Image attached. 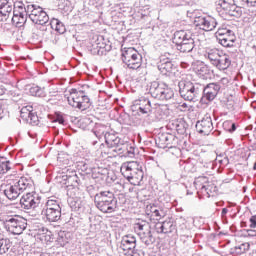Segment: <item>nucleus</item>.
<instances>
[{"mask_svg": "<svg viewBox=\"0 0 256 256\" xmlns=\"http://www.w3.org/2000/svg\"><path fill=\"white\" fill-rule=\"evenodd\" d=\"M129 256H145V252H143V251H132V252H130L129 254H128Z\"/></svg>", "mask_w": 256, "mask_h": 256, "instance_id": "obj_58", "label": "nucleus"}, {"mask_svg": "<svg viewBox=\"0 0 256 256\" xmlns=\"http://www.w3.org/2000/svg\"><path fill=\"white\" fill-rule=\"evenodd\" d=\"M167 207L160 201H156L154 203L148 204L146 206V215L149 217H153L156 221H161L164 217L167 216Z\"/></svg>", "mask_w": 256, "mask_h": 256, "instance_id": "obj_16", "label": "nucleus"}, {"mask_svg": "<svg viewBox=\"0 0 256 256\" xmlns=\"http://www.w3.org/2000/svg\"><path fill=\"white\" fill-rule=\"evenodd\" d=\"M95 41L92 43L93 49H95L99 55L101 52V49H105L107 47V44H105L103 36H95Z\"/></svg>", "mask_w": 256, "mask_h": 256, "instance_id": "obj_39", "label": "nucleus"}, {"mask_svg": "<svg viewBox=\"0 0 256 256\" xmlns=\"http://www.w3.org/2000/svg\"><path fill=\"white\" fill-rule=\"evenodd\" d=\"M2 221L6 231L12 233V235H21L27 229V219L21 216H8Z\"/></svg>", "mask_w": 256, "mask_h": 256, "instance_id": "obj_12", "label": "nucleus"}, {"mask_svg": "<svg viewBox=\"0 0 256 256\" xmlns=\"http://www.w3.org/2000/svg\"><path fill=\"white\" fill-rule=\"evenodd\" d=\"M222 53L223 51L217 48H206V50L204 51V57L209 60V63L214 65Z\"/></svg>", "mask_w": 256, "mask_h": 256, "instance_id": "obj_28", "label": "nucleus"}, {"mask_svg": "<svg viewBox=\"0 0 256 256\" xmlns=\"http://www.w3.org/2000/svg\"><path fill=\"white\" fill-rule=\"evenodd\" d=\"M141 21H145L146 23H151V16L147 14H141Z\"/></svg>", "mask_w": 256, "mask_h": 256, "instance_id": "obj_59", "label": "nucleus"}, {"mask_svg": "<svg viewBox=\"0 0 256 256\" xmlns=\"http://www.w3.org/2000/svg\"><path fill=\"white\" fill-rule=\"evenodd\" d=\"M33 111H34L33 106L31 105L23 106L20 110L21 119H23L24 121H29V116L32 114Z\"/></svg>", "mask_w": 256, "mask_h": 256, "instance_id": "obj_41", "label": "nucleus"}, {"mask_svg": "<svg viewBox=\"0 0 256 256\" xmlns=\"http://www.w3.org/2000/svg\"><path fill=\"white\" fill-rule=\"evenodd\" d=\"M92 173L95 175V173L98 175V176H95V177H103L105 175H109V170L107 168H94L92 170Z\"/></svg>", "mask_w": 256, "mask_h": 256, "instance_id": "obj_49", "label": "nucleus"}, {"mask_svg": "<svg viewBox=\"0 0 256 256\" xmlns=\"http://www.w3.org/2000/svg\"><path fill=\"white\" fill-rule=\"evenodd\" d=\"M47 221L57 223L61 219V202L55 199H49L46 202V209L43 211Z\"/></svg>", "mask_w": 256, "mask_h": 256, "instance_id": "obj_14", "label": "nucleus"}, {"mask_svg": "<svg viewBox=\"0 0 256 256\" xmlns=\"http://www.w3.org/2000/svg\"><path fill=\"white\" fill-rule=\"evenodd\" d=\"M161 107L163 106L159 104L151 105V100L148 97L140 96L132 102L131 111L139 116L145 115L149 117L153 111H161Z\"/></svg>", "mask_w": 256, "mask_h": 256, "instance_id": "obj_8", "label": "nucleus"}, {"mask_svg": "<svg viewBox=\"0 0 256 256\" xmlns=\"http://www.w3.org/2000/svg\"><path fill=\"white\" fill-rule=\"evenodd\" d=\"M158 70L162 75H169L175 71V64L171 58L167 56H160V61L157 63Z\"/></svg>", "mask_w": 256, "mask_h": 256, "instance_id": "obj_22", "label": "nucleus"}, {"mask_svg": "<svg viewBox=\"0 0 256 256\" xmlns=\"http://www.w3.org/2000/svg\"><path fill=\"white\" fill-rule=\"evenodd\" d=\"M138 237H140V240L142 241V243H144V245H146V247H149V245H153V243H155V237H153L151 230L140 233Z\"/></svg>", "mask_w": 256, "mask_h": 256, "instance_id": "obj_35", "label": "nucleus"}, {"mask_svg": "<svg viewBox=\"0 0 256 256\" xmlns=\"http://www.w3.org/2000/svg\"><path fill=\"white\" fill-rule=\"evenodd\" d=\"M180 111H189V105L187 103H182L180 105Z\"/></svg>", "mask_w": 256, "mask_h": 256, "instance_id": "obj_60", "label": "nucleus"}, {"mask_svg": "<svg viewBox=\"0 0 256 256\" xmlns=\"http://www.w3.org/2000/svg\"><path fill=\"white\" fill-rule=\"evenodd\" d=\"M198 14H199V11L197 10H194L193 12L191 11L187 12V17L194 19V25L198 29H201L202 31H214L219 25V22L213 16H208L205 14L198 15Z\"/></svg>", "mask_w": 256, "mask_h": 256, "instance_id": "obj_9", "label": "nucleus"}, {"mask_svg": "<svg viewBox=\"0 0 256 256\" xmlns=\"http://www.w3.org/2000/svg\"><path fill=\"white\" fill-rule=\"evenodd\" d=\"M121 174L131 185H141L143 181V167L137 161L124 162L120 168Z\"/></svg>", "mask_w": 256, "mask_h": 256, "instance_id": "obj_6", "label": "nucleus"}, {"mask_svg": "<svg viewBox=\"0 0 256 256\" xmlns=\"http://www.w3.org/2000/svg\"><path fill=\"white\" fill-rule=\"evenodd\" d=\"M105 133H108L107 126L103 124H97L95 128L92 130V137H95L96 139L92 140L91 144L95 147V145H97L99 141L103 139V137L105 138Z\"/></svg>", "mask_w": 256, "mask_h": 256, "instance_id": "obj_27", "label": "nucleus"}, {"mask_svg": "<svg viewBox=\"0 0 256 256\" xmlns=\"http://www.w3.org/2000/svg\"><path fill=\"white\" fill-rule=\"evenodd\" d=\"M242 5H246L247 7H255L256 0H241Z\"/></svg>", "mask_w": 256, "mask_h": 256, "instance_id": "obj_52", "label": "nucleus"}, {"mask_svg": "<svg viewBox=\"0 0 256 256\" xmlns=\"http://www.w3.org/2000/svg\"><path fill=\"white\" fill-rule=\"evenodd\" d=\"M122 61L128 69H139L143 65V56L135 48H124L122 52Z\"/></svg>", "mask_w": 256, "mask_h": 256, "instance_id": "obj_13", "label": "nucleus"}, {"mask_svg": "<svg viewBox=\"0 0 256 256\" xmlns=\"http://www.w3.org/2000/svg\"><path fill=\"white\" fill-rule=\"evenodd\" d=\"M155 230L157 233H175L177 231V225L173 219L165 220L164 222H158L155 225Z\"/></svg>", "mask_w": 256, "mask_h": 256, "instance_id": "obj_23", "label": "nucleus"}, {"mask_svg": "<svg viewBox=\"0 0 256 256\" xmlns=\"http://www.w3.org/2000/svg\"><path fill=\"white\" fill-rule=\"evenodd\" d=\"M74 209H81V202L74 201Z\"/></svg>", "mask_w": 256, "mask_h": 256, "instance_id": "obj_63", "label": "nucleus"}, {"mask_svg": "<svg viewBox=\"0 0 256 256\" xmlns=\"http://www.w3.org/2000/svg\"><path fill=\"white\" fill-rule=\"evenodd\" d=\"M41 203V197L36 192H28L20 199V205L23 209H36Z\"/></svg>", "mask_w": 256, "mask_h": 256, "instance_id": "obj_19", "label": "nucleus"}, {"mask_svg": "<svg viewBox=\"0 0 256 256\" xmlns=\"http://www.w3.org/2000/svg\"><path fill=\"white\" fill-rule=\"evenodd\" d=\"M249 247H251L249 243H242L233 248V253H236V255H243V253H247Z\"/></svg>", "mask_w": 256, "mask_h": 256, "instance_id": "obj_44", "label": "nucleus"}, {"mask_svg": "<svg viewBox=\"0 0 256 256\" xmlns=\"http://www.w3.org/2000/svg\"><path fill=\"white\" fill-rule=\"evenodd\" d=\"M30 95L32 97H46L47 92H45V88H42L41 86L33 85L29 89Z\"/></svg>", "mask_w": 256, "mask_h": 256, "instance_id": "obj_38", "label": "nucleus"}, {"mask_svg": "<svg viewBox=\"0 0 256 256\" xmlns=\"http://www.w3.org/2000/svg\"><path fill=\"white\" fill-rule=\"evenodd\" d=\"M135 233L138 235V237L141 235V233H145L147 231L151 230V226L149 223L145 221H141L135 224L134 226Z\"/></svg>", "mask_w": 256, "mask_h": 256, "instance_id": "obj_37", "label": "nucleus"}, {"mask_svg": "<svg viewBox=\"0 0 256 256\" xmlns=\"http://www.w3.org/2000/svg\"><path fill=\"white\" fill-rule=\"evenodd\" d=\"M94 203L102 213H115L117 211V198L111 190L100 191L94 196Z\"/></svg>", "mask_w": 256, "mask_h": 256, "instance_id": "obj_4", "label": "nucleus"}, {"mask_svg": "<svg viewBox=\"0 0 256 256\" xmlns=\"http://www.w3.org/2000/svg\"><path fill=\"white\" fill-rule=\"evenodd\" d=\"M54 123H59V125H65V118L62 115H57L54 119Z\"/></svg>", "mask_w": 256, "mask_h": 256, "instance_id": "obj_53", "label": "nucleus"}, {"mask_svg": "<svg viewBox=\"0 0 256 256\" xmlns=\"http://www.w3.org/2000/svg\"><path fill=\"white\" fill-rule=\"evenodd\" d=\"M104 140L107 147L114 149V151H123V147H125V141L115 133L106 132Z\"/></svg>", "mask_w": 256, "mask_h": 256, "instance_id": "obj_20", "label": "nucleus"}, {"mask_svg": "<svg viewBox=\"0 0 256 256\" xmlns=\"http://www.w3.org/2000/svg\"><path fill=\"white\" fill-rule=\"evenodd\" d=\"M89 4L97 7V5H101V0H89Z\"/></svg>", "mask_w": 256, "mask_h": 256, "instance_id": "obj_61", "label": "nucleus"}, {"mask_svg": "<svg viewBox=\"0 0 256 256\" xmlns=\"http://www.w3.org/2000/svg\"><path fill=\"white\" fill-rule=\"evenodd\" d=\"M27 123H30L31 125H39V116H37V112H33L29 115L28 120H26Z\"/></svg>", "mask_w": 256, "mask_h": 256, "instance_id": "obj_48", "label": "nucleus"}, {"mask_svg": "<svg viewBox=\"0 0 256 256\" xmlns=\"http://www.w3.org/2000/svg\"><path fill=\"white\" fill-rule=\"evenodd\" d=\"M196 73L200 79L207 80L211 79L213 71H211V68H209L208 65L202 64L197 67Z\"/></svg>", "mask_w": 256, "mask_h": 256, "instance_id": "obj_32", "label": "nucleus"}, {"mask_svg": "<svg viewBox=\"0 0 256 256\" xmlns=\"http://www.w3.org/2000/svg\"><path fill=\"white\" fill-rule=\"evenodd\" d=\"M227 83H229V79L221 78L219 82L209 83L206 86L202 84L203 99L206 101L215 100V97H217L219 91H221V85H227Z\"/></svg>", "mask_w": 256, "mask_h": 256, "instance_id": "obj_15", "label": "nucleus"}, {"mask_svg": "<svg viewBox=\"0 0 256 256\" xmlns=\"http://www.w3.org/2000/svg\"><path fill=\"white\" fill-rule=\"evenodd\" d=\"M24 8V21L20 22V25H25L27 23V18L35 23L36 25H47L49 23V15L43 8L37 4H25Z\"/></svg>", "mask_w": 256, "mask_h": 256, "instance_id": "obj_5", "label": "nucleus"}, {"mask_svg": "<svg viewBox=\"0 0 256 256\" xmlns=\"http://www.w3.org/2000/svg\"><path fill=\"white\" fill-rule=\"evenodd\" d=\"M235 41H237L236 36H230L229 38H218V43L222 47H234Z\"/></svg>", "mask_w": 256, "mask_h": 256, "instance_id": "obj_40", "label": "nucleus"}, {"mask_svg": "<svg viewBox=\"0 0 256 256\" xmlns=\"http://www.w3.org/2000/svg\"><path fill=\"white\" fill-rule=\"evenodd\" d=\"M179 94L185 101H197L203 95V84L191 82L188 78L183 77L179 83Z\"/></svg>", "mask_w": 256, "mask_h": 256, "instance_id": "obj_3", "label": "nucleus"}, {"mask_svg": "<svg viewBox=\"0 0 256 256\" xmlns=\"http://www.w3.org/2000/svg\"><path fill=\"white\" fill-rule=\"evenodd\" d=\"M213 129V114L211 113H206L201 120L196 122V131L200 135H209Z\"/></svg>", "mask_w": 256, "mask_h": 256, "instance_id": "obj_18", "label": "nucleus"}, {"mask_svg": "<svg viewBox=\"0 0 256 256\" xmlns=\"http://www.w3.org/2000/svg\"><path fill=\"white\" fill-rule=\"evenodd\" d=\"M215 162L209 161V162H204L202 166V171L206 173V175H213V171L215 170Z\"/></svg>", "mask_w": 256, "mask_h": 256, "instance_id": "obj_43", "label": "nucleus"}, {"mask_svg": "<svg viewBox=\"0 0 256 256\" xmlns=\"http://www.w3.org/2000/svg\"><path fill=\"white\" fill-rule=\"evenodd\" d=\"M135 247H137V238H135V236L131 234L123 236L120 249L124 251V255L133 253L135 251Z\"/></svg>", "mask_w": 256, "mask_h": 256, "instance_id": "obj_21", "label": "nucleus"}, {"mask_svg": "<svg viewBox=\"0 0 256 256\" xmlns=\"http://www.w3.org/2000/svg\"><path fill=\"white\" fill-rule=\"evenodd\" d=\"M245 237H256V230H253V229L246 230Z\"/></svg>", "mask_w": 256, "mask_h": 256, "instance_id": "obj_56", "label": "nucleus"}, {"mask_svg": "<svg viewBox=\"0 0 256 256\" xmlns=\"http://www.w3.org/2000/svg\"><path fill=\"white\" fill-rule=\"evenodd\" d=\"M58 9L63 15H69L73 11V5L69 0H58Z\"/></svg>", "mask_w": 256, "mask_h": 256, "instance_id": "obj_34", "label": "nucleus"}, {"mask_svg": "<svg viewBox=\"0 0 256 256\" xmlns=\"http://www.w3.org/2000/svg\"><path fill=\"white\" fill-rule=\"evenodd\" d=\"M33 185L34 183L31 177L22 176L13 179L10 183L5 185L4 195L10 201H15L24 191H31Z\"/></svg>", "mask_w": 256, "mask_h": 256, "instance_id": "obj_2", "label": "nucleus"}, {"mask_svg": "<svg viewBox=\"0 0 256 256\" xmlns=\"http://www.w3.org/2000/svg\"><path fill=\"white\" fill-rule=\"evenodd\" d=\"M11 18L12 23L21 25L25 21L23 2L13 3L9 0H0V23H6Z\"/></svg>", "mask_w": 256, "mask_h": 256, "instance_id": "obj_1", "label": "nucleus"}, {"mask_svg": "<svg viewBox=\"0 0 256 256\" xmlns=\"http://www.w3.org/2000/svg\"><path fill=\"white\" fill-rule=\"evenodd\" d=\"M68 181H73V183H75L76 185H79L81 183V180H79V177L77 176V174L70 176L68 178Z\"/></svg>", "mask_w": 256, "mask_h": 256, "instance_id": "obj_54", "label": "nucleus"}, {"mask_svg": "<svg viewBox=\"0 0 256 256\" xmlns=\"http://www.w3.org/2000/svg\"><path fill=\"white\" fill-rule=\"evenodd\" d=\"M65 97L70 107L79 109L80 111H87V109H91L93 105L91 98H89L83 90L72 88L69 90V94H66Z\"/></svg>", "mask_w": 256, "mask_h": 256, "instance_id": "obj_7", "label": "nucleus"}, {"mask_svg": "<svg viewBox=\"0 0 256 256\" xmlns=\"http://www.w3.org/2000/svg\"><path fill=\"white\" fill-rule=\"evenodd\" d=\"M209 183V178L207 176H199L194 181V186L198 190V197H201V192L205 189V186Z\"/></svg>", "mask_w": 256, "mask_h": 256, "instance_id": "obj_33", "label": "nucleus"}, {"mask_svg": "<svg viewBox=\"0 0 256 256\" xmlns=\"http://www.w3.org/2000/svg\"><path fill=\"white\" fill-rule=\"evenodd\" d=\"M155 143L159 149H173V147H177L179 138L173 134L160 133L156 137Z\"/></svg>", "mask_w": 256, "mask_h": 256, "instance_id": "obj_17", "label": "nucleus"}, {"mask_svg": "<svg viewBox=\"0 0 256 256\" xmlns=\"http://www.w3.org/2000/svg\"><path fill=\"white\" fill-rule=\"evenodd\" d=\"M250 229H256V215H253L249 219Z\"/></svg>", "mask_w": 256, "mask_h": 256, "instance_id": "obj_55", "label": "nucleus"}, {"mask_svg": "<svg viewBox=\"0 0 256 256\" xmlns=\"http://www.w3.org/2000/svg\"><path fill=\"white\" fill-rule=\"evenodd\" d=\"M78 167L80 171H82L83 173H86V174L91 173V166H89L87 162H79Z\"/></svg>", "mask_w": 256, "mask_h": 256, "instance_id": "obj_50", "label": "nucleus"}, {"mask_svg": "<svg viewBox=\"0 0 256 256\" xmlns=\"http://www.w3.org/2000/svg\"><path fill=\"white\" fill-rule=\"evenodd\" d=\"M57 243L60 247H65L67 243H69V239L67 238V234L65 232L58 233Z\"/></svg>", "mask_w": 256, "mask_h": 256, "instance_id": "obj_45", "label": "nucleus"}, {"mask_svg": "<svg viewBox=\"0 0 256 256\" xmlns=\"http://www.w3.org/2000/svg\"><path fill=\"white\" fill-rule=\"evenodd\" d=\"M49 25L53 31H56V33H58V35H63V33L67 31L65 24L57 18H52Z\"/></svg>", "mask_w": 256, "mask_h": 256, "instance_id": "obj_30", "label": "nucleus"}, {"mask_svg": "<svg viewBox=\"0 0 256 256\" xmlns=\"http://www.w3.org/2000/svg\"><path fill=\"white\" fill-rule=\"evenodd\" d=\"M213 67H216L219 71H226L228 67H231V56L222 52L214 62Z\"/></svg>", "mask_w": 256, "mask_h": 256, "instance_id": "obj_24", "label": "nucleus"}, {"mask_svg": "<svg viewBox=\"0 0 256 256\" xmlns=\"http://www.w3.org/2000/svg\"><path fill=\"white\" fill-rule=\"evenodd\" d=\"M149 93L154 99L158 101H169L175 96L173 89L165 82L153 81L149 86Z\"/></svg>", "mask_w": 256, "mask_h": 256, "instance_id": "obj_11", "label": "nucleus"}, {"mask_svg": "<svg viewBox=\"0 0 256 256\" xmlns=\"http://www.w3.org/2000/svg\"><path fill=\"white\" fill-rule=\"evenodd\" d=\"M216 9L222 19H229V17H241L243 10L236 6L235 0H217Z\"/></svg>", "mask_w": 256, "mask_h": 256, "instance_id": "obj_10", "label": "nucleus"}, {"mask_svg": "<svg viewBox=\"0 0 256 256\" xmlns=\"http://www.w3.org/2000/svg\"><path fill=\"white\" fill-rule=\"evenodd\" d=\"M227 213H229V209L223 208V209H222V212H221V218H222V220L227 221Z\"/></svg>", "mask_w": 256, "mask_h": 256, "instance_id": "obj_57", "label": "nucleus"}, {"mask_svg": "<svg viewBox=\"0 0 256 256\" xmlns=\"http://www.w3.org/2000/svg\"><path fill=\"white\" fill-rule=\"evenodd\" d=\"M227 125H230V128H228L229 133H233V132L237 131V125H235V123H233L231 121H225L223 123V127L227 128Z\"/></svg>", "mask_w": 256, "mask_h": 256, "instance_id": "obj_51", "label": "nucleus"}, {"mask_svg": "<svg viewBox=\"0 0 256 256\" xmlns=\"http://www.w3.org/2000/svg\"><path fill=\"white\" fill-rule=\"evenodd\" d=\"M217 190V186H215L213 182L209 181L198 197L199 199H203L204 197L209 199V197H213V193H217Z\"/></svg>", "mask_w": 256, "mask_h": 256, "instance_id": "obj_31", "label": "nucleus"}, {"mask_svg": "<svg viewBox=\"0 0 256 256\" xmlns=\"http://www.w3.org/2000/svg\"><path fill=\"white\" fill-rule=\"evenodd\" d=\"M171 5L173 7H183L185 5H193L190 0H171Z\"/></svg>", "mask_w": 256, "mask_h": 256, "instance_id": "obj_47", "label": "nucleus"}, {"mask_svg": "<svg viewBox=\"0 0 256 256\" xmlns=\"http://www.w3.org/2000/svg\"><path fill=\"white\" fill-rule=\"evenodd\" d=\"M47 235H45V236H42V237H44V240H46V241H51V231H47Z\"/></svg>", "mask_w": 256, "mask_h": 256, "instance_id": "obj_62", "label": "nucleus"}, {"mask_svg": "<svg viewBox=\"0 0 256 256\" xmlns=\"http://www.w3.org/2000/svg\"><path fill=\"white\" fill-rule=\"evenodd\" d=\"M235 37V32L231 30V25L227 23L221 24V26L218 27V30L216 32V39L219 41V39H229V37Z\"/></svg>", "mask_w": 256, "mask_h": 256, "instance_id": "obj_25", "label": "nucleus"}, {"mask_svg": "<svg viewBox=\"0 0 256 256\" xmlns=\"http://www.w3.org/2000/svg\"><path fill=\"white\" fill-rule=\"evenodd\" d=\"M8 171H11V162L5 158H0V174L5 175Z\"/></svg>", "mask_w": 256, "mask_h": 256, "instance_id": "obj_42", "label": "nucleus"}, {"mask_svg": "<svg viewBox=\"0 0 256 256\" xmlns=\"http://www.w3.org/2000/svg\"><path fill=\"white\" fill-rule=\"evenodd\" d=\"M176 131L179 135H185L187 133V123L180 121L176 124Z\"/></svg>", "mask_w": 256, "mask_h": 256, "instance_id": "obj_46", "label": "nucleus"}, {"mask_svg": "<svg viewBox=\"0 0 256 256\" xmlns=\"http://www.w3.org/2000/svg\"><path fill=\"white\" fill-rule=\"evenodd\" d=\"M192 35L193 33H191L189 30H178L174 33L173 43L179 45Z\"/></svg>", "mask_w": 256, "mask_h": 256, "instance_id": "obj_29", "label": "nucleus"}, {"mask_svg": "<svg viewBox=\"0 0 256 256\" xmlns=\"http://www.w3.org/2000/svg\"><path fill=\"white\" fill-rule=\"evenodd\" d=\"M9 249H11V240L0 235V255L9 253Z\"/></svg>", "mask_w": 256, "mask_h": 256, "instance_id": "obj_36", "label": "nucleus"}, {"mask_svg": "<svg viewBox=\"0 0 256 256\" xmlns=\"http://www.w3.org/2000/svg\"><path fill=\"white\" fill-rule=\"evenodd\" d=\"M217 161V163H219L220 165H223V163H229V159H227V158H224V160H216Z\"/></svg>", "mask_w": 256, "mask_h": 256, "instance_id": "obj_64", "label": "nucleus"}, {"mask_svg": "<svg viewBox=\"0 0 256 256\" xmlns=\"http://www.w3.org/2000/svg\"><path fill=\"white\" fill-rule=\"evenodd\" d=\"M176 49L180 51V53H191V51L195 49V38H193V35L186 38L180 44H177Z\"/></svg>", "mask_w": 256, "mask_h": 256, "instance_id": "obj_26", "label": "nucleus"}]
</instances>
